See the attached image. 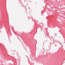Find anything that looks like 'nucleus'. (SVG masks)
I'll list each match as a JSON object with an SVG mask.
<instances>
[{
	"mask_svg": "<svg viewBox=\"0 0 65 65\" xmlns=\"http://www.w3.org/2000/svg\"><path fill=\"white\" fill-rule=\"evenodd\" d=\"M60 12H61V11L59 10L58 11V13H60Z\"/></svg>",
	"mask_w": 65,
	"mask_h": 65,
	"instance_id": "f257e3e1",
	"label": "nucleus"
},
{
	"mask_svg": "<svg viewBox=\"0 0 65 65\" xmlns=\"http://www.w3.org/2000/svg\"><path fill=\"white\" fill-rule=\"evenodd\" d=\"M55 35H54V36H55V35H57V34L55 33L54 34Z\"/></svg>",
	"mask_w": 65,
	"mask_h": 65,
	"instance_id": "f03ea898",
	"label": "nucleus"
},
{
	"mask_svg": "<svg viewBox=\"0 0 65 65\" xmlns=\"http://www.w3.org/2000/svg\"><path fill=\"white\" fill-rule=\"evenodd\" d=\"M57 1L59 2V1H61V0H57Z\"/></svg>",
	"mask_w": 65,
	"mask_h": 65,
	"instance_id": "7ed1b4c3",
	"label": "nucleus"
}]
</instances>
